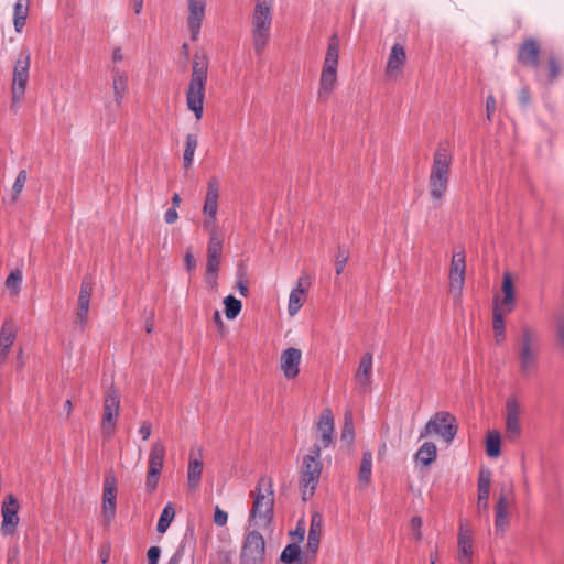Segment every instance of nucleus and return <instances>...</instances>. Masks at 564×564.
<instances>
[{"instance_id": "nucleus-1", "label": "nucleus", "mask_w": 564, "mask_h": 564, "mask_svg": "<svg viewBox=\"0 0 564 564\" xmlns=\"http://www.w3.org/2000/svg\"><path fill=\"white\" fill-rule=\"evenodd\" d=\"M208 57L204 51L194 54L192 74L186 91L187 108L194 112L197 120L204 112L205 87L208 77Z\"/></svg>"}, {"instance_id": "nucleus-2", "label": "nucleus", "mask_w": 564, "mask_h": 564, "mask_svg": "<svg viewBox=\"0 0 564 564\" xmlns=\"http://www.w3.org/2000/svg\"><path fill=\"white\" fill-rule=\"evenodd\" d=\"M453 156L444 143H440L433 155L429 176V193L437 205L442 204L448 189Z\"/></svg>"}, {"instance_id": "nucleus-3", "label": "nucleus", "mask_w": 564, "mask_h": 564, "mask_svg": "<svg viewBox=\"0 0 564 564\" xmlns=\"http://www.w3.org/2000/svg\"><path fill=\"white\" fill-rule=\"evenodd\" d=\"M253 497L252 508L249 513V523L260 521L257 523L261 528H268L273 521V507H274V491L271 477L261 476L254 490L251 491Z\"/></svg>"}, {"instance_id": "nucleus-4", "label": "nucleus", "mask_w": 564, "mask_h": 564, "mask_svg": "<svg viewBox=\"0 0 564 564\" xmlns=\"http://www.w3.org/2000/svg\"><path fill=\"white\" fill-rule=\"evenodd\" d=\"M323 464L321 462V446L314 444L310 448V453L303 457L300 489L303 501L311 499L319 482Z\"/></svg>"}, {"instance_id": "nucleus-5", "label": "nucleus", "mask_w": 564, "mask_h": 564, "mask_svg": "<svg viewBox=\"0 0 564 564\" xmlns=\"http://www.w3.org/2000/svg\"><path fill=\"white\" fill-rule=\"evenodd\" d=\"M271 7V0H256L252 14V39L254 51L258 55L263 53L270 37L272 24Z\"/></svg>"}, {"instance_id": "nucleus-6", "label": "nucleus", "mask_w": 564, "mask_h": 564, "mask_svg": "<svg viewBox=\"0 0 564 564\" xmlns=\"http://www.w3.org/2000/svg\"><path fill=\"white\" fill-rule=\"evenodd\" d=\"M339 57V37L334 33L328 42L324 65L321 73L318 99L326 100L337 83V66Z\"/></svg>"}, {"instance_id": "nucleus-7", "label": "nucleus", "mask_w": 564, "mask_h": 564, "mask_svg": "<svg viewBox=\"0 0 564 564\" xmlns=\"http://www.w3.org/2000/svg\"><path fill=\"white\" fill-rule=\"evenodd\" d=\"M519 372L524 378H530L539 368V348L535 333L529 327L521 328V337L518 348Z\"/></svg>"}, {"instance_id": "nucleus-8", "label": "nucleus", "mask_w": 564, "mask_h": 564, "mask_svg": "<svg viewBox=\"0 0 564 564\" xmlns=\"http://www.w3.org/2000/svg\"><path fill=\"white\" fill-rule=\"evenodd\" d=\"M458 431L456 417L446 411L436 412L420 433V440L437 435L444 442L452 443Z\"/></svg>"}, {"instance_id": "nucleus-9", "label": "nucleus", "mask_w": 564, "mask_h": 564, "mask_svg": "<svg viewBox=\"0 0 564 564\" xmlns=\"http://www.w3.org/2000/svg\"><path fill=\"white\" fill-rule=\"evenodd\" d=\"M120 394L115 387H109L104 398L101 432L105 438H110L116 430L119 416Z\"/></svg>"}, {"instance_id": "nucleus-10", "label": "nucleus", "mask_w": 564, "mask_h": 564, "mask_svg": "<svg viewBox=\"0 0 564 564\" xmlns=\"http://www.w3.org/2000/svg\"><path fill=\"white\" fill-rule=\"evenodd\" d=\"M265 560V541L260 532L252 530L245 536L240 564H263Z\"/></svg>"}, {"instance_id": "nucleus-11", "label": "nucleus", "mask_w": 564, "mask_h": 564, "mask_svg": "<svg viewBox=\"0 0 564 564\" xmlns=\"http://www.w3.org/2000/svg\"><path fill=\"white\" fill-rule=\"evenodd\" d=\"M30 51L26 47L21 48L15 61L12 79V101L18 104L24 96L25 87L29 80Z\"/></svg>"}, {"instance_id": "nucleus-12", "label": "nucleus", "mask_w": 564, "mask_h": 564, "mask_svg": "<svg viewBox=\"0 0 564 564\" xmlns=\"http://www.w3.org/2000/svg\"><path fill=\"white\" fill-rule=\"evenodd\" d=\"M218 198L219 181L216 176H212L207 183V191L202 210L204 216V229H213V226H217Z\"/></svg>"}, {"instance_id": "nucleus-13", "label": "nucleus", "mask_w": 564, "mask_h": 564, "mask_svg": "<svg viewBox=\"0 0 564 564\" xmlns=\"http://www.w3.org/2000/svg\"><path fill=\"white\" fill-rule=\"evenodd\" d=\"M540 52L539 42L533 37H529L520 44L517 53L518 62L525 67L532 68L536 78L542 77V65L539 62Z\"/></svg>"}, {"instance_id": "nucleus-14", "label": "nucleus", "mask_w": 564, "mask_h": 564, "mask_svg": "<svg viewBox=\"0 0 564 564\" xmlns=\"http://www.w3.org/2000/svg\"><path fill=\"white\" fill-rule=\"evenodd\" d=\"M465 253L456 252L452 257L449 269V290L455 292V296L459 297L465 282Z\"/></svg>"}, {"instance_id": "nucleus-15", "label": "nucleus", "mask_w": 564, "mask_h": 564, "mask_svg": "<svg viewBox=\"0 0 564 564\" xmlns=\"http://www.w3.org/2000/svg\"><path fill=\"white\" fill-rule=\"evenodd\" d=\"M206 0H188L187 26L191 33V40L197 41L205 17Z\"/></svg>"}, {"instance_id": "nucleus-16", "label": "nucleus", "mask_w": 564, "mask_h": 564, "mask_svg": "<svg viewBox=\"0 0 564 564\" xmlns=\"http://www.w3.org/2000/svg\"><path fill=\"white\" fill-rule=\"evenodd\" d=\"M491 485V471L489 468H481L478 476V499L477 512L479 516L489 518V496Z\"/></svg>"}, {"instance_id": "nucleus-17", "label": "nucleus", "mask_w": 564, "mask_h": 564, "mask_svg": "<svg viewBox=\"0 0 564 564\" xmlns=\"http://www.w3.org/2000/svg\"><path fill=\"white\" fill-rule=\"evenodd\" d=\"M506 432L510 441H516L521 434L520 405L514 398L506 402Z\"/></svg>"}, {"instance_id": "nucleus-18", "label": "nucleus", "mask_w": 564, "mask_h": 564, "mask_svg": "<svg viewBox=\"0 0 564 564\" xmlns=\"http://www.w3.org/2000/svg\"><path fill=\"white\" fill-rule=\"evenodd\" d=\"M302 351L299 348L289 347L282 351L281 369L288 380L295 379L300 373Z\"/></svg>"}, {"instance_id": "nucleus-19", "label": "nucleus", "mask_w": 564, "mask_h": 564, "mask_svg": "<svg viewBox=\"0 0 564 564\" xmlns=\"http://www.w3.org/2000/svg\"><path fill=\"white\" fill-rule=\"evenodd\" d=\"M19 503L17 499L12 496H8V502H3L2 505V525L1 530L4 535H10L15 531V528L19 523L18 517Z\"/></svg>"}, {"instance_id": "nucleus-20", "label": "nucleus", "mask_w": 564, "mask_h": 564, "mask_svg": "<svg viewBox=\"0 0 564 564\" xmlns=\"http://www.w3.org/2000/svg\"><path fill=\"white\" fill-rule=\"evenodd\" d=\"M93 292V284L84 278L80 284V291L78 295V310L76 313V324L80 326L83 330L88 318L90 297Z\"/></svg>"}, {"instance_id": "nucleus-21", "label": "nucleus", "mask_w": 564, "mask_h": 564, "mask_svg": "<svg viewBox=\"0 0 564 564\" xmlns=\"http://www.w3.org/2000/svg\"><path fill=\"white\" fill-rule=\"evenodd\" d=\"M406 62V54L403 45L400 43H395L390 52L387 67H386V76L389 79H397L402 72L403 66Z\"/></svg>"}, {"instance_id": "nucleus-22", "label": "nucleus", "mask_w": 564, "mask_h": 564, "mask_svg": "<svg viewBox=\"0 0 564 564\" xmlns=\"http://www.w3.org/2000/svg\"><path fill=\"white\" fill-rule=\"evenodd\" d=\"M511 506V499L507 492L502 489L498 496L495 505V527L497 532L503 533L509 527V509Z\"/></svg>"}, {"instance_id": "nucleus-23", "label": "nucleus", "mask_w": 564, "mask_h": 564, "mask_svg": "<svg viewBox=\"0 0 564 564\" xmlns=\"http://www.w3.org/2000/svg\"><path fill=\"white\" fill-rule=\"evenodd\" d=\"M322 535V517L319 513H314L311 519L308 536L306 543V557L315 558Z\"/></svg>"}, {"instance_id": "nucleus-24", "label": "nucleus", "mask_w": 564, "mask_h": 564, "mask_svg": "<svg viewBox=\"0 0 564 564\" xmlns=\"http://www.w3.org/2000/svg\"><path fill=\"white\" fill-rule=\"evenodd\" d=\"M317 431L319 433L321 448L328 447L333 441L334 417L330 409H325L317 422Z\"/></svg>"}, {"instance_id": "nucleus-25", "label": "nucleus", "mask_w": 564, "mask_h": 564, "mask_svg": "<svg viewBox=\"0 0 564 564\" xmlns=\"http://www.w3.org/2000/svg\"><path fill=\"white\" fill-rule=\"evenodd\" d=\"M116 499L117 489L115 485V479L110 481L109 478H107L105 481L102 494V513L107 522L112 521V519L116 516Z\"/></svg>"}, {"instance_id": "nucleus-26", "label": "nucleus", "mask_w": 564, "mask_h": 564, "mask_svg": "<svg viewBox=\"0 0 564 564\" xmlns=\"http://www.w3.org/2000/svg\"><path fill=\"white\" fill-rule=\"evenodd\" d=\"M563 73L562 61L554 54L549 55L547 63L542 66V77L536 78L544 86L553 85Z\"/></svg>"}, {"instance_id": "nucleus-27", "label": "nucleus", "mask_w": 564, "mask_h": 564, "mask_svg": "<svg viewBox=\"0 0 564 564\" xmlns=\"http://www.w3.org/2000/svg\"><path fill=\"white\" fill-rule=\"evenodd\" d=\"M371 373H372V354L365 352L360 358L358 369L355 373L356 382L359 386L361 391H367L369 386L371 384Z\"/></svg>"}, {"instance_id": "nucleus-28", "label": "nucleus", "mask_w": 564, "mask_h": 564, "mask_svg": "<svg viewBox=\"0 0 564 564\" xmlns=\"http://www.w3.org/2000/svg\"><path fill=\"white\" fill-rule=\"evenodd\" d=\"M471 555H473L471 533L468 530H465L463 528V525H460V530H459V534H458V556H457L459 564H471Z\"/></svg>"}, {"instance_id": "nucleus-29", "label": "nucleus", "mask_w": 564, "mask_h": 564, "mask_svg": "<svg viewBox=\"0 0 564 564\" xmlns=\"http://www.w3.org/2000/svg\"><path fill=\"white\" fill-rule=\"evenodd\" d=\"M501 290L503 292V299L501 301L498 300V303L506 307V313H511L514 308L516 296L513 279L510 272L503 273Z\"/></svg>"}, {"instance_id": "nucleus-30", "label": "nucleus", "mask_w": 564, "mask_h": 564, "mask_svg": "<svg viewBox=\"0 0 564 564\" xmlns=\"http://www.w3.org/2000/svg\"><path fill=\"white\" fill-rule=\"evenodd\" d=\"M112 89L115 95V101L118 107L121 106L124 95L128 89V76L124 72L118 67H113L112 70Z\"/></svg>"}, {"instance_id": "nucleus-31", "label": "nucleus", "mask_w": 564, "mask_h": 564, "mask_svg": "<svg viewBox=\"0 0 564 564\" xmlns=\"http://www.w3.org/2000/svg\"><path fill=\"white\" fill-rule=\"evenodd\" d=\"M204 463L200 457H193V452L189 454V462L187 467V484L191 490L198 488L202 479Z\"/></svg>"}, {"instance_id": "nucleus-32", "label": "nucleus", "mask_w": 564, "mask_h": 564, "mask_svg": "<svg viewBox=\"0 0 564 564\" xmlns=\"http://www.w3.org/2000/svg\"><path fill=\"white\" fill-rule=\"evenodd\" d=\"M165 457V446L161 441L152 444L149 454V468L148 470L162 471Z\"/></svg>"}, {"instance_id": "nucleus-33", "label": "nucleus", "mask_w": 564, "mask_h": 564, "mask_svg": "<svg viewBox=\"0 0 564 564\" xmlns=\"http://www.w3.org/2000/svg\"><path fill=\"white\" fill-rule=\"evenodd\" d=\"M29 9L30 0H17L13 8V25L15 32L21 33L25 26Z\"/></svg>"}, {"instance_id": "nucleus-34", "label": "nucleus", "mask_w": 564, "mask_h": 564, "mask_svg": "<svg viewBox=\"0 0 564 564\" xmlns=\"http://www.w3.org/2000/svg\"><path fill=\"white\" fill-rule=\"evenodd\" d=\"M437 457V448L433 442L423 443L415 454L416 462L424 466L431 465Z\"/></svg>"}, {"instance_id": "nucleus-35", "label": "nucleus", "mask_w": 564, "mask_h": 564, "mask_svg": "<svg viewBox=\"0 0 564 564\" xmlns=\"http://www.w3.org/2000/svg\"><path fill=\"white\" fill-rule=\"evenodd\" d=\"M209 235L207 254L209 256H221L223 251V239L219 234L218 226H213V229H205Z\"/></svg>"}, {"instance_id": "nucleus-36", "label": "nucleus", "mask_w": 564, "mask_h": 564, "mask_svg": "<svg viewBox=\"0 0 564 564\" xmlns=\"http://www.w3.org/2000/svg\"><path fill=\"white\" fill-rule=\"evenodd\" d=\"M17 337V327L12 319L4 321L0 330V346L11 348Z\"/></svg>"}, {"instance_id": "nucleus-37", "label": "nucleus", "mask_w": 564, "mask_h": 564, "mask_svg": "<svg viewBox=\"0 0 564 564\" xmlns=\"http://www.w3.org/2000/svg\"><path fill=\"white\" fill-rule=\"evenodd\" d=\"M305 290L302 286V279L299 280L297 286L294 288L289 297L288 311L291 316H294L303 305L302 295Z\"/></svg>"}, {"instance_id": "nucleus-38", "label": "nucleus", "mask_w": 564, "mask_h": 564, "mask_svg": "<svg viewBox=\"0 0 564 564\" xmlns=\"http://www.w3.org/2000/svg\"><path fill=\"white\" fill-rule=\"evenodd\" d=\"M372 473V454L370 451L362 453V458L359 467L358 479L360 482L367 485L371 480Z\"/></svg>"}, {"instance_id": "nucleus-39", "label": "nucleus", "mask_w": 564, "mask_h": 564, "mask_svg": "<svg viewBox=\"0 0 564 564\" xmlns=\"http://www.w3.org/2000/svg\"><path fill=\"white\" fill-rule=\"evenodd\" d=\"M197 144H198L197 135L193 134V133H188L186 135L185 149H184V153H183V163H184V167L186 170H188L193 164L194 154H195Z\"/></svg>"}, {"instance_id": "nucleus-40", "label": "nucleus", "mask_w": 564, "mask_h": 564, "mask_svg": "<svg viewBox=\"0 0 564 564\" xmlns=\"http://www.w3.org/2000/svg\"><path fill=\"white\" fill-rule=\"evenodd\" d=\"M175 517V510L172 502H167L166 506L163 508L161 516L159 518L158 524H156V531L159 533H164L169 529L171 522L173 521Z\"/></svg>"}, {"instance_id": "nucleus-41", "label": "nucleus", "mask_w": 564, "mask_h": 564, "mask_svg": "<svg viewBox=\"0 0 564 564\" xmlns=\"http://www.w3.org/2000/svg\"><path fill=\"white\" fill-rule=\"evenodd\" d=\"M501 437L499 432L490 431L486 440V453L489 457L496 458L501 453Z\"/></svg>"}, {"instance_id": "nucleus-42", "label": "nucleus", "mask_w": 564, "mask_h": 564, "mask_svg": "<svg viewBox=\"0 0 564 564\" xmlns=\"http://www.w3.org/2000/svg\"><path fill=\"white\" fill-rule=\"evenodd\" d=\"M280 561L285 564L302 561V551L296 543L288 544L280 555Z\"/></svg>"}, {"instance_id": "nucleus-43", "label": "nucleus", "mask_w": 564, "mask_h": 564, "mask_svg": "<svg viewBox=\"0 0 564 564\" xmlns=\"http://www.w3.org/2000/svg\"><path fill=\"white\" fill-rule=\"evenodd\" d=\"M225 315L228 319H235L242 310V303L234 295H228L224 299Z\"/></svg>"}, {"instance_id": "nucleus-44", "label": "nucleus", "mask_w": 564, "mask_h": 564, "mask_svg": "<svg viewBox=\"0 0 564 564\" xmlns=\"http://www.w3.org/2000/svg\"><path fill=\"white\" fill-rule=\"evenodd\" d=\"M507 314L506 313V307L505 306H501L499 305L498 303V297L496 296L495 297V304H494V310H492V328H494V332H499L501 334V332H505V319H503V315Z\"/></svg>"}, {"instance_id": "nucleus-45", "label": "nucleus", "mask_w": 564, "mask_h": 564, "mask_svg": "<svg viewBox=\"0 0 564 564\" xmlns=\"http://www.w3.org/2000/svg\"><path fill=\"white\" fill-rule=\"evenodd\" d=\"M220 257L207 254L206 275L213 286L217 285V274L219 270Z\"/></svg>"}, {"instance_id": "nucleus-46", "label": "nucleus", "mask_w": 564, "mask_h": 564, "mask_svg": "<svg viewBox=\"0 0 564 564\" xmlns=\"http://www.w3.org/2000/svg\"><path fill=\"white\" fill-rule=\"evenodd\" d=\"M348 259H349V250L345 246L339 245L338 249H337L336 257H335V267H336L337 275L343 273Z\"/></svg>"}, {"instance_id": "nucleus-47", "label": "nucleus", "mask_w": 564, "mask_h": 564, "mask_svg": "<svg viewBox=\"0 0 564 564\" xmlns=\"http://www.w3.org/2000/svg\"><path fill=\"white\" fill-rule=\"evenodd\" d=\"M21 283H22V273L19 270L11 272L6 280V286L10 291V293L13 295H17L19 293Z\"/></svg>"}, {"instance_id": "nucleus-48", "label": "nucleus", "mask_w": 564, "mask_h": 564, "mask_svg": "<svg viewBox=\"0 0 564 564\" xmlns=\"http://www.w3.org/2000/svg\"><path fill=\"white\" fill-rule=\"evenodd\" d=\"M341 440L348 443H352L355 440V430L352 424V415L350 412L345 414L344 426L341 430Z\"/></svg>"}, {"instance_id": "nucleus-49", "label": "nucleus", "mask_w": 564, "mask_h": 564, "mask_svg": "<svg viewBox=\"0 0 564 564\" xmlns=\"http://www.w3.org/2000/svg\"><path fill=\"white\" fill-rule=\"evenodd\" d=\"M26 178H28V174H26V171L25 170H21L18 175H17V178L13 183V186H12V196H11V203H15L19 198V195L21 194L24 185H25V182H26Z\"/></svg>"}, {"instance_id": "nucleus-50", "label": "nucleus", "mask_w": 564, "mask_h": 564, "mask_svg": "<svg viewBox=\"0 0 564 564\" xmlns=\"http://www.w3.org/2000/svg\"><path fill=\"white\" fill-rule=\"evenodd\" d=\"M555 338L556 345L564 349V312L555 316Z\"/></svg>"}, {"instance_id": "nucleus-51", "label": "nucleus", "mask_w": 564, "mask_h": 564, "mask_svg": "<svg viewBox=\"0 0 564 564\" xmlns=\"http://www.w3.org/2000/svg\"><path fill=\"white\" fill-rule=\"evenodd\" d=\"M235 555V550L228 546H220L216 551V561L218 564H231Z\"/></svg>"}, {"instance_id": "nucleus-52", "label": "nucleus", "mask_w": 564, "mask_h": 564, "mask_svg": "<svg viewBox=\"0 0 564 564\" xmlns=\"http://www.w3.org/2000/svg\"><path fill=\"white\" fill-rule=\"evenodd\" d=\"M161 473L154 470H148L145 477V489L148 492H153L158 488Z\"/></svg>"}, {"instance_id": "nucleus-53", "label": "nucleus", "mask_w": 564, "mask_h": 564, "mask_svg": "<svg viewBox=\"0 0 564 564\" xmlns=\"http://www.w3.org/2000/svg\"><path fill=\"white\" fill-rule=\"evenodd\" d=\"M422 524L423 520L419 516L413 517L410 521V528L416 541H420L422 539Z\"/></svg>"}, {"instance_id": "nucleus-54", "label": "nucleus", "mask_w": 564, "mask_h": 564, "mask_svg": "<svg viewBox=\"0 0 564 564\" xmlns=\"http://www.w3.org/2000/svg\"><path fill=\"white\" fill-rule=\"evenodd\" d=\"M237 289L241 296L246 297L249 293L247 280L245 279V272L241 270L238 271Z\"/></svg>"}, {"instance_id": "nucleus-55", "label": "nucleus", "mask_w": 564, "mask_h": 564, "mask_svg": "<svg viewBox=\"0 0 564 564\" xmlns=\"http://www.w3.org/2000/svg\"><path fill=\"white\" fill-rule=\"evenodd\" d=\"M228 520V513L224 510H221L219 507L215 508L214 513V522L215 524L223 527L227 523Z\"/></svg>"}, {"instance_id": "nucleus-56", "label": "nucleus", "mask_w": 564, "mask_h": 564, "mask_svg": "<svg viewBox=\"0 0 564 564\" xmlns=\"http://www.w3.org/2000/svg\"><path fill=\"white\" fill-rule=\"evenodd\" d=\"M160 554H161V550L159 546H151L147 553L148 563L149 564H158Z\"/></svg>"}, {"instance_id": "nucleus-57", "label": "nucleus", "mask_w": 564, "mask_h": 564, "mask_svg": "<svg viewBox=\"0 0 564 564\" xmlns=\"http://www.w3.org/2000/svg\"><path fill=\"white\" fill-rule=\"evenodd\" d=\"M495 109H496V100L492 95H489L486 99V112H487L488 120H491Z\"/></svg>"}, {"instance_id": "nucleus-58", "label": "nucleus", "mask_w": 564, "mask_h": 564, "mask_svg": "<svg viewBox=\"0 0 564 564\" xmlns=\"http://www.w3.org/2000/svg\"><path fill=\"white\" fill-rule=\"evenodd\" d=\"M178 218V214L176 208L170 207L164 214V220L166 224H174Z\"/></svg>"}, {"instance_id": "nucleus-59", "label": "nucleus", "mask_w": 564, "mask_h": 564, "mask_svg": "<svg viewBox=\"0 0 564 564\" xmlns=\"http://www.w3.org/2000/svg\"><path fill=\"white\" fill-rule=\"evenodd\" d=\"M151 431H152V425H151V423H150L149 421H144V422L141 424L140 429H139V433H140V435L142 436V440H143V441H147V440L150 437V435H151Z\"/></svg>"}, {"instance_id": "nucleus-60", "label": "nucleus", "mask_w": 564, "mask_h": 564, "mask_svg": "<svg viewBox=\"0 0 564 564\" xmlns=\"http://www.w3.org/2000/svg\"><path fill=\"white\" fill-rule=\"evenodd\" d=\"M531 96L528 88H522L519 93V101L522 106L527 107L530 104Z\"/></svg>"}, {"instance_id": "nucleus-61", "label": "nucleus", "mask_w": 564, "mask_h": 564, "mask_svg": "<svg viewBox=\"0 0 564 564\" xmlns=\"http://www.w3.org/2000/svg\"><path fill=\"white\" fill-rule=\"evenodd\" d=\"M184 263H185L186 269L189 272L193 271L196 268V260L193 257V254L191 253V251L186 252V254L184 257Z\"/></svg>"}, {"instance_id": "nucleus-62", "label": "nucleus", "mask_w": 564, "mask_h": 564, "mask_svg": "<svg viewBox=\"0 0 564 564\" xmlns=\"http://www.w3.org/2000/svg\"><path fill=\"white\" fill-rule=\"evenodd\" d=\"M144 325H145V332L148 334H151L154 329V312L153 311L149 312V316L145 318Z\"/></svg>"}, {"instance_id": "nucleus-63", "label": "nucleus", "mask_w": 564, "mask_h": 564, "mask_svg": "<svg viewBox=\"0 0 564 564\" xmlns=\"http://www.w3.org/2000/svg\"><path fill=\"white\" fill-rule=\"evenodd\" d=\"M184 555V547L181 546L176 550V552L171 556L167 564H180L182 557Z\"/></svg>"}, {"instance_id": "nucleus-64", "label": "nucleus", "mask_w": 564, "mask_h": 564, "mask_svg": "<svg viewBox=\"0 0 564 564\" xmlns=\"http://www.w3.org/2000/svg\"><path fill=\"white\" fill-rule=\"evenodd\" d=\"M213 321L214 323L217 325L218 329L220 332H223L224 327H225V324L223 322V318H221V315L219 313V311H215L214 314H213Z\"/></svg>"}]
</instances>
